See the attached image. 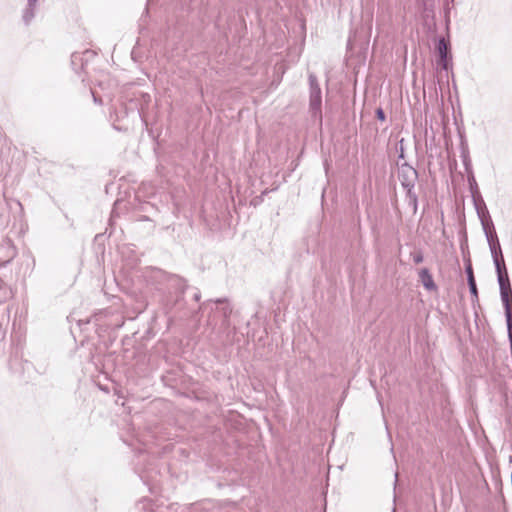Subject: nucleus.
Segmentation results:
<instances>
[{
	"instance_id": "nucleus-5",
	"label": "nucleus",
	"mask_w": 512,
	"mask_h": 512,
	"mask_svg": "<svg viewBox=\"0 0 512 512\" xmlns=\"http://www.w3.org/2000/svg\"><path fill=\"white\" fill-rule=\"evenodd\" d=\"M376 114H377L378 119H380L381 121L385 120V115H384V112L382 111V109H378Z\"/></svg>"
},
{
	"instance_id": "nucleus-6",
	"label": "nucleus",
	"mask_w": 512,
	"mask_h": 512,
	"mask_svg": "<svg viewBox=\"0 0 512 512\" xmlns=\"http://www.w3.org/2000/svg\"><path fill=\"white\" fill-rule=\"evenodd\" d=\"M422 255L418 254L417 256L414 257V261L415 263H420L422 262Z\"/></svg>"
},
{
	"instance_id": "nucleus-4",
	"label": "nucleus",
	"mask_w": 512,
	"mask_h": 512,
	"mask_svg": "<svg viewBox=\"0 0 512 512\" xmlns=\"http://www.w3.org/2000/svg\"><path fill=\"white\" fill-rule=\"evenodd\" d=\"M438 50H439L442 60L445 61L446 56H447L448 45L444 39L440 40L439 45H438Z\"/></svg>"
},
{
	"instance_id": "nucleus-1",
	"label": "nucleus",
	"mask_w": 512,
	"mask_h": 512,
	"mask_svg": "<svg viewBox=\"0 0 512 512\" xmlns=\"http://www.w3.org/2000/svg\"><path fill=\"white\" fill-rule=\"evenodd\" d=\"M496 268L498 273V282L500 286L501 299L505 307V313L508 325L510 326L512 320V288L510 285L508 272L505 267L504 260L499 261L496 259Z\"/></svg>"
},
{
	"instance_id": "nucleus-3",
	"label": "nucleus",
	"mask_w": 512,
	"mask_h": 512,
	"mask_svg": "<svg viewBox=\"0 0 512 512\" xmlns=\"http://www.w3.org/2000/svg\"><path fill=\"white\" fill-rule=\"evenodd\" d=\"M467 276H468V284L471 291V294L475 299L478 298V290L474 278V273L471 265H468L466 268Z\"/></svg>"
},
{
	"instance_id": "nucleus-2",
	"label": "nucleus",
	"mask_w": 512,
	"mask_h": 512,
	"mask_svg": "<svg viewBox=\"0 0 512 512\" xmlns=\"http://www.w3.org/2000/svg\"><path fill=\"white\" fill-rule=\"evenodd\" d=\"M419 276H420L423 286L427 290H435L436 289V285L434 283L433 277L427 269H422L419 273Z\"/></svg>"
}]
</instances>
